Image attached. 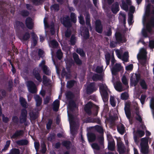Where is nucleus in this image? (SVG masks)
I'll return each mask as SVG.
<instances>
[{
  "mask_svg": "<svg viewBox=\"0 0 154 154\" xmlns=\"http://www.w3.org/2000/svg\"><path fill=\"white\" fill-rule=\"evenodd\" d=\"M26 108H23L21 110L20 115L19 117L20 123V124L24 123V125H26V124L25 123L26 122L27 112Z\"/></svg>",
  "mask_w": 154,
  "mask_h": 154,
  "instance_id": "obj_1",
  "label": "nucleus"
},
{
  "mask_svg": "<svg viewBox=\"0 0 154 154\" xmlns=\"http://www.w3.org/2000/svg\"><path fill=\"white\" fill-rule=\"evenodd\" d=\"M61 22L63 26L67 28H70L72 26L69 16L66 15L63 17Z\"/></svg>",
  "mask_w": 154,
  "mask_h": 154,
  "instance_id": "obj_2",
  "label": "nucleus"
},
{
  "mask_svg": "<svg viewBox=\"0 0 154 154\" xmlns=\"http://www.w3.org/2000/svg\"><path fill=\"white\" fill-rule=\"evenodd\" d=\"M97 89L96 86V83L94 82H91L87 85L86 92L88 94H91L95 91Z\"/></svg>",
  "mask_w": 154,
  "mask_h": 154,
  "instance_id": "obj_3",
  "label": "nucleus"
},
{
  "mask_svg": "<svg viewBox=\"0 0 154 154\" xmlns=\"http://www.w3.org/2000/svg\"><path fill=\"white\" fill-rule=\"evenodd\" d=\"M135 75L136 76V80L134 78L133 76H131L130 78V82L131 85L136 86L140 80L141 76L139 74L135 73Z\"/></svg>",
  "mask_w": 154,
  "mask_h": 154,
  "instance_id": "obj_4",
  "label": "nucleus"
},
{
  "mask_svg": "<svg viewBox=\"0 0 154 154\" xmlns=\"http://www.w3.org/2000/svg\"><path fill=\"white\" fill-rule=\"evenodd\" d=\"M131 103L127 102L125 103L124 107L125 113L127 118L129 119L131 116V113L130 109Z\"/></svg>",
  "mask_w": 154,
  "mask_h": 154,
  "instance_id": "obj_5",
  "label": "nucleus"
},
{
  "mask_svg": "<svg viewBox=\"0 0 154 154\" xmlns=\"http://www.w3.org/2000/svg\"><path fill=\"white\" fill-rule=\"evenodd\" d=\"M27 85L29 91L31 93L34 94L36 93V90L35 85L33 81H28Z\"/></svg>",
  "mask_w": 154,
  "mask_h": 154,
  "instance_id": "obj_6",
  "label": "nucleus"
},
{
  "mask_svg": "<svg viewBox=\"0 0 154 154\" xmlns=\"http://www.w3.org/2000/svg\"><path fill=\"white\" fill-rule=\"evenodd\" d=\"M95 30L99 33L101 34L102 32L103 27L101 22L100 20H97L95 21Z\"/></svg>",
  "mask_w": 154,
  "mask_h": 154,
  "instance_id": "obj_7",
  "label": "nucleus"
},
{
  "mask_svg": "<svg viewBox=\"0 0 154 154\" xmlns=\"http://www.w3.org/2000/svg\"><path fill=\"white\" fill-rule=\"evenodd\" d=\"M122 68L120 64L116 63L111 69L112 74L113 75H116L117 72L121 70Z\"/></svg>",
  "mask_w": 154,
  "mask_h": 154,
  "instance_id": "obj_8",
  "label": "nucleus"
},
{
  "mask_svg": "<svg viewBox=\"0 0 154 154\" xmlns=\"http://www.w3.org/2000/svg\"><path fill=\"white\" fill-rule=\"evenodd\" d=\"M24 132L23 130H17L11 136V139H16L18 138L23 136Z\"/></svg>",
  "mask_w": 154,
  "mask_h": 154,
  "instance_id": "obj_9",
  "label": "nucleus"
},
{
  "mask_svg": "<svg viewBox=\"0 0 154 154\" xmlns=\"http://www.w3.org/2000/svg\"><path fill=\"white\" fill-rule=\"evenodd\" d=\"M40 72L38 68H35L33 69L32 74L37 80L39 82H41L42 81V79Z\"/></svg>",
  "mask_w": 154,
  "mask_h": 154,
  "instance_id": "obj_10",
  "label": "nucleus"
},
{
  "mask_svg": "<svg viewBox=\"0 0 154 154\" xmlns=\"http://www.w3.org/2000/svg\"><path fill=\"white\" fill-rule=\"evenodd\" d=\"M82 36L84 40H86L89 38L90 34L89 30L88 28L83 27L82 31Z\"/></svg>",
  "mask_w": 154,
  "mask_h": 154,
  "instance_id": "obj_11",
  "label": "nucleus"
},
{
  "mask_svg": "<svg viewBox=\"0 0 154 154\" xmlns=\"http://www.w3.org/2000/svg\"><path fill=\"white\" fill-rule=\"evenodd\" d=\"M92 106V103L91 102H88L85 106V111L88 116H91L92 114L91 109Z\"/></svg>",
  "mask_w": 154,
  "mask_h": 154,
  "instance_id": "obj_12",
  "label": "nucleus"
},
{
  "mask_svg": "<svg viewBox=\"0 0 154 154\" xmlns=\"http://www.w3.org/2000/svg\"><path fill=\"white\" fill-rule=\"evenodd\" d=\"M115 36L116 41L118 44L125 43L126 42V40L123 39L122 34L120 32H116L115 34Z\"/></svg>",
  "mask_w": 154,
  "mask_h": 154,
  "instance_id": "obj_13",
  "label": "nucleus"
},
{
  "mask_svg": "<svg viewBox=\"0 0 154 154\" xmlns=\"http://www.w3.org/2000/svg\"><path fill=\"white\" fill-rule=\"evenodd\" d=\"M118 151L120 154L125 152L126 150L124 144L121 142H119L117 143Z\"/></svg>",
  "mask_w": 154,
  "mask_h": 154,
  "instance_id": "obj_14",
  "label": "nucleus"
},
{
  "mask_svg": "<svg viewBox=\"0 0 154 154\" xmlns=\"http://www.w3.org/2000/svg\"><path fill=\"white\" fill-rule=\"evenodd\" d=\"M14 27L17 30H19L21 28L24 29L25 28V26L24 23L18 20H16L15 22Z\"/></svg>",
  "mask_w": 154,
  "mask_h": 154,
  "instance_id": "obj_15",
  "label": "nucleus"
},
{
  "mask_svg": "<svg viewBox=\"0 0 154 154\" xmlns=\"http://www.w3.org/2000/svg\"><path fill=\"white\" fill-rule=\"evenodd\" d=\"M119 10V3L116 2L113 4L111 7V11L114 14H116Z\"/></svg>",
  "mask_w": 154,
  "mask_h": 154,
  "instance_id": "obj_16",
  "label": "nucleus"
},
{
  "mask_svg": "<svg viewBox=\"0 0 154 154\" xmlns=\"http://www.w3.org/2000/svg\"><path fill=\"white\" fill-rule=\"evenodd\" d=\"M25 24L26 27L29 29L33 28V24L32 22V19L31 17L26 18L25 21Z\"/></svg>",
  "mask_w": 154,
  "mask_h": 154,
  "instance_id": "obj_17",
  "label": "nucleus"
},
{
  "mask_svg": "<svg viewBox=\"0 0 154 154\" xmlns=\"http://www.w3.org/2000/svg\"><path fill=\"white\" fill-rule=\"evenodd\" d=\"M115 89L119 92H121L124 90L122 83L120 81H117L114 84Z\"/></svg>",
  "mask_w": 154,
  "mask_h": 154,
  "instance_id": "obj_18",
  "label": "nucleus"
},
{
  "mask_svg": "<svg viewBox=\"0 0 154 154\" xmlns=\"http://www.w3.org/2000/svg\"><path fill=\"white\" fill-rule=\"evenodd\" d=\"M19 38L21 41H26L30 38V35L29 32H26L23 34H20L19 36Z\"/></svg>",
  "mask_w": 154,
  "mask_h": 154,
  "instance_id": "obj_19",
  "label": "nucleus"
},
{
  "mask_svg": "<svg viewBox=\"0 0 154 154\" xmlns=\"http://www.w3.org/2000/svg\"><path fill=\"white\" fill-rule=\"evenodd\" d=\"M72 56L74 61L76 64L78 65H81L82 64V61L79 59L78 54L75 53H73Z\"/></svg>",
  "mask_w": 154,
  "mask_h": 154,
  "instance_id": "obj_20",
  "label": "nucleus"
},
{
  "mask_svg": "<svg viewBox=\"0 0 154 154\" xmlns=\"http://www.w3.org/2000/svg\"><path fill=\"white\" fill-rule=\"evenodd\" d=\"M107 86L105 84H101L99 86V90L100 94L108 93Z\"/></svg>",
  "mask_w": 154,
  "mask_h": 154,
  "instance_id": "obj_21",
  "label": "nucleus"
},
{
  "mask_svg": "<svg viewBox=\"0 0 154 154\" xmlns=\"http://www.w3.org/2000/svg\"><path fill=\"white\" fill-rule=\"evenodd\" d=\"M19 102L21 106L24 108L28 107L27 103L26 100L23 97H20L19 98Z\"/></svg>",
  "mask_w": 154,
  "mask_h": 154,
  "instance_id": "obj_22",
  "label": "nucleus"
},
{
  "mask_svg": "<svg viewBox=\"0 0 154 154\" xmlns=\"http://www.w3.org/2000/svg\"><path fill=\"white\" fill-rule=\"evenodd\" d=\"M68 106L69 110L71 111H73L74 109L76 108V104L73 100H70Z\"/></svg>",
  "mask_w": 154,
  "mask_h": 154,
  "instance_id": "obj_23",
  "label": "nucleus"
},
{
  "mask_svg": "<svg viewBox=\"0 0 154 154\" xmlns=\"http://www.w3.org/2000/svg\"><path fill=\"white\" fill-rule=\"evenodd\" d=\"M149 146H140V152L143 154H148Z\"/></svg>",
  "mask_w": 154,
  "mask_h": 154,
  "instance_id": "obj_24",
  "label": "nucleus"
},
{
  "mask_svg": "<svg viewBox=\"0 0 154 154\" xmlns=\"http://www.w3.org/2000/svg\"><path fill=\"white\" fill-rule=\"evenodd\" d=\"M34 97L36 102V106L37 107L40 106L42 103V98L38 95H36Z\"/></svg>",
  "mask_w": 154,
  "mask_h": 154,
  "instance_id": "obj_25",
  "label": "nucleus"
},
{
  "mask_svg": "<svg viewBox=\"0 0 154 154\" xmlns=\"http://www.w3.org/2000/svg\"><path fill=\"white\" fill-rule=\"evenodd\" d=\"M125 128L124 125L122 124L117 127L118 131L120 134L122 135L125 133Z\"/></svg>",
  "mask_w": 154,
  "mask_h": 154,
  "instance_id": "obj_26",
  "label": "nucleus"
},
{
  "mask_svg": "<svg viewBox=\"0 0 154 154\" xmlns=\"http://www.w3.org/2000/svg\"><path fill=\"white\" fill-rule=\"evenodd\" d=\"M112 55L109 52H107L105 55V61L106 66H108L110 63V59L111 58Z\"/></svg>",
  "mask_w": 154,
  "mask_h": 154,
  "instance_id": "obj_27",
  "label": "nucleus"
},
{
  "mask_svg": "<svg viewBox=\"0 0 154 154\" xmlns=\"http://www.w3.org/2000/svg\"><path fill=\"white\" fill-rule=\"evenodd\" d=\"M88 138L89 142H93L95 141L96 139L95 134L93 133H89L88 134Z\"/></svg>",
  "mask_w": 154,
  "mask_h": 154,
  "instance_id": "obj_28",
  "label": "nucleus"
},
{
  "mask_svg": "<svg viewBox=\"0 0 154 154\" xmlns=\"http://www.w3.org/2000/svg\"><path fill=\"white\" fill-rule=\"evenodd\" d=\"M60 105V101L57 99L53 102V109L54 111H58Z\"/></svg>",
  "mask_w": 154,
  "mask_h": 154,
  "instance_id": "obj_29",
  "label": "nucleus"
},
{
  "mask_svg": "<svg viewBox=\"0 0 154 154\" xmlns=\"http://www.w3.org/2000/svg\"><path fill=\"white\" fill-rule=\"evenodd\" d=\"M108 149L111 151H113L115 149V143L114 140L109 141L108 145Z\"/></svg>",
  "mask_w": 154,
  "mask_h": 154,
  "instance_id": "obj_30",
  "label": "nucleus"
},
{
  "mask_svg": "<svg viewBox=\"0 0 154 154\" xmlns=\"http://www.w3.org/2000/svg\"><path fill=\"white\" fill-rule=\"evenodd\" d=\"M29 114L31 120H35L38 117L37 114L36 112L31 111L29 112Z\"/></svg>",
  "mask_w": 154,
  "mask_h": 154,
  "instance_id": "obj_31",
  "label": "nucleus"
},
{
  "mask_svg": "<svg viewBox=\"0 0 154 154\" xmlns=\"http://www.w3.org/2000/svg\"><path fill=\"white\" fill-rule=\"evenodd\" d=\"M16 143L19 146H23L27 145L28 143V141L26 139H21L17 141Z\"/></svg>",
  "mask_w": 154,
  "mask_h": 154,
  "instance_id": "obj_32",
  "label": "nucleus"
},
{
  "mask_svg": "<svg viewBox=\"0 0 154 154\" xmlns=\"http://www.w3.org/2000/svg\"><path fill=\"white\" fill-rule=\"evenodd\" d=\"M60 6L57 3H55L50 7V9L51 11H58L60 10Z\"/></svg>",
  "mask_w": 154,
  "mask_h": 154,
  "instance_id": "obj_33",
  "label": "nucleus"
},
{
  "mask_svg": "<svg viewBox=\"0 0 154 154\" xmlns=\"http://www.w3.org/2000/svg\"><path fill=\"white\" fill-rule=\"evenodd\" d=\"M62 145L65 147L67 149H69L70 148L71 143L70 141L64 140L62 142Z\"/></svg>",
  "mask_w": 154,
  "mask_h": 154,
  "instance_id": "obj_34",
  "label": "nucleus"
},
{
  "mask_svg": "<svg viewBox=\"0 0 154 154\" xmlns=\"http://www.w3.org/2000/svg\"><path fill=\"white\" fill-rule=\"evenodd\" d=\"M102 77L101 75L95 73L92 76V79L93 81H96L97 80H101Z\"/></svg>",
  "mask_w": 154,
  "mask_h": 154,
  "instance_id": "obj_35",
  "label": "nucleus"
},
{
  "mask_svg": "<svg viewBox=\"0 0 154 154\" xmlns=\"http://www.w3.org/2000/svg\"><path fill=\"white\" fill-rule=\"evenodd\" d=\"M76 51L82 57H85L86 56L85 53L82 48H77L76 49Z\"/></svg>",
  "mask_w": 154,
  "mask_h": 154,
  "instance_id": "obj_36",
  "label": "nucleus"
},
{
  "mask_svg": "<svg viewBox=\"0 0 154 154\" xmlns=\"http://www.w3.org/2000/svg\"><path fill=\"white\" fill-rule=\"evenodd\" d=\"M65 95L68 100H72L74 97L73 94L70 91L66 92L65 93Z\"/></svg>",
  "mask_w": 154,
  "mask_h": 154,
  "instance_id": "obj_37",
  "label": "nucleus"
},
{
  "mask_svg": "<svg viewBox=\"0 0 154 154\" xmlns=\"http://www.w3.org/2000/svg\"><path fill=\"white\" fill-rule=\"evenodd\" d=\"M86 24L88 26L91 27V24L90 23V17L89 14L88 13H86L85 16Z\"/></svg>",
  "mask_w": 154,
  "mask_h": 154,
  "instance_id": "obj_38",
  "label": "nucleus"
},
{
  "mask_svg": "<svg viewBox=\"0 0 154 154\" xmlns=\"http://www.w3.org/2000/svg\"><path fill=\"white\" fill-rule=\"evenodd\" d=\"M70 20L74 23H76L77 21L76 15L74 13L71 12L70 14Z\"/></svg>",
  "mask_w": 154,
  "mask_h": 154,
  "instance_id": "obj_39",
  "label": "nucleus"
},
{
  "mask_svg": "<svg viewBox=\"0 0 154 154\" xmlns=\"http://www.w3.org/2000/svg\"><path fill=\"white\" fill-rule=\"evenodd\" d=\"M140 84L142 89L146 90L147 89V85L144 79L141 80L140 82Z\"/></svg>",
  "mask_w": 154,
  "mask_h": 154,
  "instance_id": "obj_40",
  "label": "nucleus"
},
{
  "mask_svg": "<svg viewBox=\"0 0 154 154\" xmlns=\"http://www.w3.org/2000/svg\"><path fill=\"white\" fill-rule=\"evenodd\" d=\"M148 138L144 137L141 139L140 146H148Z\"/></svg>",
  "mask_w": 154,
  "mask_h": 154,
  "instance_id": "obj_41",
  "label": "nucleus"
},
{
  "mask_svg": "<svg viewBox=\"0 0 154 154\" xmlns=\"http://www.w3.org/2000/svg\"><path fill=\"white\" fill-rule=\"evenodd\" d=\"M89 122H91L92 123H97L101 125V121L100 118H91L90 119H89Z\"/></svg>",
  "mask_w": 154,
  "mask_h": 154,
  "instance_id": "obj_42",
  "label": "nucleus"
},
{
  "mask_svg": "<svg viewBox=\"0 0 154 154\" xmlns=\"http://www.w3.org/2000/svg\"><path fill=\"white\" fill-rule=\"evenodd\" d=\"M103 100L104 102H106L108 100L109 94L108 93L101 94Z\"/></svg>",
  "mask_w": 154,
  "mask_h": 154,
  "instance_id": "obj_43",
  "label": "nucleus"
},
{
  "mask_svg": "<svg viewBox=\"0 0 154 154\" xmlns=\"http://www.w3.org/2000/svg\"><path fill=\"white\" fill-rule=\"evenodd\" d=\"M137 58L138 60H144L146 61V56L144 54H140L137 55Z\"/></svg>",
  "mask_w": 154,
  "mask_h": 154,
  "instance_id": "obj_44",
  "label": "nucleus"
},
{
  "mask_svg": "<svg viewBox=\"0 0 154 154\" xmlns=\"http://www.w3.org/2000/svg\"><path fill=\"white\" fill-rule=\"evenodd\" d=\"M50 45L53 48H57L59 45L58 42L55 40H52L50 42Z\"/></svg>",
  "mask_w": 154,
  "mask_h": 154,
  "instance_id": "obj_45",
  "label": "nucleus"
},
{
  "mask_svg": "<svg viewBox=\"0 0 154 154\" xmlns=\"http://www.w3.org/2000/svg\"><path fill=\"white\" fill-rule=\"evenodd\" d=\"M95 130L100 134L103 133V129L102 127L99 125H96L94 127Z\"/></svg>",
  "mask_w": 154,
  "mask_h": 154,
  "instance_id": "obj_46",
  "label": "nucleus"
},
{
  "mask_svg": "<svg viewBox=\"0 0 154 154\" xmlns=\"http://www.w3.org/2000/svg\"><path fill=\"white\" fill-rule=\"evenodd\" d=\"M75 82V81L71 80L68 81L67 83V87L68 88H72Z\"/></svg>",
  "mask_w": 154,
  "mask_h": 154,
  "instance_id": "obj_47",
  "label": "nucleus"
},
{
  "mask_svg": "<svg viewBox=\"0 0 154 154\" xmlns=\"http://www.w3.org/2000/svg\"><path fill=\"white\" fill-rule=\"evenodd\" d=\"M56 134L54 133H51L49 134V136L47 137L48 141L51 142L52 140L55 138Z\"/></svg>",
  "mask_w": 154,
  "mask_h": 154,
  "instance_id": "obj_48",
  "label": "nucleus"
},
{
  "mask_svg": "<svg viewBox=\"0 0 154 154\" xmlns=\"http://www.w3.org/2000/svg\"><path fill=\"white\" fill-rule=\"evenodd\" d=\"M42 69L43 73L47 75H50L49 70L48 69V66H44L42 67Z\"/></svg>",
  "mask_w": 154,
  "mask_h": 154,
  "instance_id": "obj_49",
  "label": "nucleus"
},
{
  "mask_svg": "<svg viewBox=\"0 0 154 154\" xmlns=\"http://www.w3.org/2000/svg\"><path fill=\"white\" fill-rule=\"evenodd\" d=\"M70 42L72 45H74L76 43V38L75 35L72 34L71 37Z\"/></svg>",
  "mask_w": 154,
  "mask_h": 154,
  "instance_id": "obj_50",
  "label": "nucleus"
},
{
  "mask_svg": "<svg viewBox=\"0 0 154 154\" xmlns=\"http://www.w3.org/2000/svg\"><path fill=\"white\" fill-rule=\"evenodd\" d=\"M63 53L60 49L58 50L56 52L57 57L59 60L61 59L63 57Z\"/></svg>",
  "mask_w": 154,
  "mask_h": 154,
  "instance_id": "obj_51",
  "label": "nucleus"
},
{
  "mask_svg": "<svg viewBox=\"0 0 154 154\" xmlns=\"http://www.w3.org/2000/svg\"><path fill=\"white\" fill-rule=\"evenodd\" d=\"M29 12L26 10H23L20 12V14L23 17H27L29 15Z\"/></svg>",
  "mask_w": 154,
  "mask_h": 154,
  "instance_id": "obj_52",
  "label": "nucleus"
},
{
  "mask_svg": "<svg viewBox=\"0 0 154 154\" xmlns=\"http://www.w3.org/2000/svg\"><path fill=\"white\" fill-rule=\"evenodd\" d=\"M20 150L19 149L14 148L11 150L10 154H20Z\"/></svg>",
  "mask_w": 154,
  "mask_h": 154,
  "instance_id": "obj_53",
  "label": "nucleus"
},
{
  "mask_svg": "<svg viewBox=\"0 0 154 154\" xmlns=\"http://www.w3.org/2000/svg\"><path fill=\"white\" fill-rule=\"evenodd\" d=\"M69 28H67L65 32V36L67 38H69L71 35L72 32Z\"/></svg>",
  "mask_w": 154,
  "mask_h": 154,
  "instance_id": "obj_54",
  "label": "nucleus"
},
{
  "mask_svg": "<svg viewBox=\"0 0 154 154\" xmlns=\"http://www.w3.org/2000/svg\"><path fill=\"white\" fill-rule=\"evenodd\" d=\"M41 146L42 148L41 150L43 154L45 153L47 151V149L46 144L44 142H43L42 143Z\"/></svg>",
  "mask_w": 154,
  "mask_h": 154,
  "instance_id": "obj_55",
  "label": "nucleus"
},
{
  "mask_svg": "<svg viewBox=\"0 0 154 154\" xmlns=\"http://www.w3.org/2000/svg\"><path fill=\"white\" fill-rule=\"evenodd\" d=\"M135 134H137L139 137H141L144 135L145 132L144 131H143L141 130H137Z\"/></svg>",
  "mask_w": 154,
  "mask_h": 154,
  "instance_id": "obj_56",
  "label": "nucleus"
},
{
  "mask_svg": "<svg viewBox=\"0 0 154 154\" xmlns=\"http://www.w3.org/2000/svg\"><path fill=\"white\" fill-rule=\"evenodd\" d=\"M53 123V120L51 119L48 120V122L46 124V127L47 130H49L51 129V126Z\"/></svg>",
  "mask_w": 154,
  "mask_h": 154,
  "instance_id": "obj_57",
  "label": "nucleus"
},
{
  "mask_svg": "<svg viewBox=\"0 0 154 154\" xmlns=\"http://www.w3.org/2000/svg\"><path fill=\"white\" fill-rule=\"evenodd\" d=\"M122 8L125 11H128V5L123 1H122Z\"/></svg>",
  "mask_w": 154,
  "mask_h": 154,
  "instance_id": "obj_58",
  "label": "nucleus"
},
{
  "mask_svg": "<svg viewBox=\"0 0 154 154\" xmlns=\"http://www.w3.org/2000/svg\"><path fill=\"white\" fill-rule=\"evenodd\" d=\"M121 99L122 100H126L128 99V94L124 92L122 93L121 96Z\"/></svg>",
  "mask_w": 154,
  "mask_h": 154,
  "instance_id": "obj_59",
  "label": "nucleus"
},
{
  "mask_svg": "<svg viewBox=\"0 0 154 154\" xmlns=\"http://www.w3.org/2000/svg\"><path fill=\"white\" fill-rule=\"evenodd\" d=\"M140 138V137H139L137 135V134H134V141L135 143L137 145H138L139 143V139Z\"/></svg>",
  "mask_w": 154,
  "mask_h": 154,
  "instance_id": "obj_60",
  "label": "nucleus"
},
{
  "mask_svg": "<svg viewBox=\"0 0 154 154\" xmlns=\"http://www.w3.org/2000/svg\"><path fill=\"white\" fill-rule=\"evenodd\" d=\"M150 6L151 5L150 4H148L146 6V15L149 16V15L150 12Z\"/></svg>",
  "mask_w": 154,
  "mask_h": 154,
  "instance_id": "obj_61",
  "label": "nucleus"
},
{
  "mask_svg": "<svg viewBox=\"0 0 154 154\" xmlns=\"http://www.w3.org/2000/svg\"><path fill=\"white\" fill-rule=\"evenodd\" d=\"M110 104L112 107H114L116 106V103L113 97L111 96L110 97Z\"/></svg>",
  "mask_w": 154,
  "mask_h": 154,
  "instance_id": "obj_62",
  "label": "nucleus"
},
{
  "mask_svg": "<svg viewBox=\"0 0 154 154\" xmlns=\"http://www.w3.org/2000/svg\"><path fill=\"white\" fill-rule=\"evenodd\" d=\"M49 79L48 78L47 76L44 75L43 76V83L44 85L47 84L49 82Z\"/></svg>",
  "mask_w": 154,
  "mask_h": 154,
  "instance_id": "obj_63",
  "label": "nucleus"
},
{
  "mask_svg": "<svg viewBox=\"0 0 154 154\" xmlns=\"http://www.w3.org/2000/svg\"><path fill=\"white\" fill-rule=\"evenodd\" d=\"M11 142V140H8L6 142V144L5 145L3 149H2V151L4 150L5 151L8 149V148L10 146Z\"/></svg>",
  "mask_w": 154,
  "mask_h": 154,
  "instance_id": "obj_64",
  "label": "nucleus"
}]
</instances>
